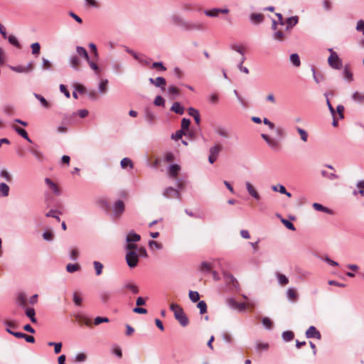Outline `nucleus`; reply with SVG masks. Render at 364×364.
I'll list each match as a JSON object with an SVG mask.
<instances>
[{
    "mask_svg": "<svg viewBox=\"0 0 364 364\" xmlns=\"http://www.w3.org/2000/svg\"><path fill=\"white\" fill-rule=\"evenodd\" d=\"M272 130L274 132L277 139H274L266 134H262L261 136L270 149L274 151H279L281 147L279 139H283L286 137V132L282 126H274Z\"/></svg>",
    "mask_w": 364,
    "mask_h": 364,
    "instance_id": "nucleus-1",
    "label": "nucleus"
},
{
    "mask_svg": "<svg viewBox=\"0 0 364 364\" xmlns=\"http://www.w3.org/2000/svg\"><path fill=\"white\" fill-rule=\"evenodd\" d=\"M170 309L173 312L175 318L182 326H186L188 324V318L178 304L172 303L170 305Z\"/></svg>",
    "mask_w": 364,
    "mask_h": 364,
    "instance_id": "nucleus-2",
    "label": "nucleus"
},
{
    "mask_svg": "<svg viewBox=\"0 0 364 364\" xmlns=\"http://www.w3.org/2000/svg\"><path fill=\"white\" fill-rule=\"evenodd\" d=\"M76 53L80 57H82L86 60L90 68L95 72L96 75H99L100 73L101 70L96 63L90 60L88 53L85 48L82 46H77Z\"/></svg>",
    "mask_w": 364,
    "mask_h": 364,
    "instance_id": "nucleus-3",
    "label": "nucleus"
},
{
    "mask_svg": "<svg viewBox=\"0 0 364 364\" xmlns=\"http://www.w3.org/2000/svg\"><path fill=\"white\" fill-rule=\"evenodd\" d=\"M125 258L127 265L131 268L135 267L139 262V255L135 251H128Z\"/></svg>",
    "mask_w": 364,
    "mask_h": 364,
    "instance_id": "nucleus-4",
    "label": "nucleus"
},
{
    "mask_svg": "<svg viewBox=\"0 0 364 364\" xmlns=\"http://www.w3.org/2000/svg\"><path fill=\"white\" fill-rule=\"evenodd\" d=\"M328 63L330 67L333 69L340 70L342 68V60L336 53H333L328 58Z\"/></svg>",
    "mask_w": 364,
    "mask_h": 364,
    "instance_id": "nucleus-5",
    "label": "nucleus"
},
{
    "mask_svg": "<svg viewBox=\"0 0 364 364\" xmlns=\"http://www.w3.org/2000/svg\"><path fill=\"white\" fill-rule=\"evenodd\" d=\"M203 28H204L203 24L201 23L186 21L182 29L186 31H201V30H203Z\"/></svg>",
    "mask_w": 364,
    "mask_h": 364,
    "instance_id": "nucleus-6",
    "label": "nucleus"
},
{
    "mask_svg": "<svg viewBox=\"0 0 364 364\" xmlns=\"http://www.w3.org/2000/svg\"><path fill=\"white\" fill-rule=\"evenodd\" d=\"M163 196L166 198H181V193L179 191L173 187L166 188L163 192Z\"/></svg>",
    "mask_w": 364,
    "mask_h": 364,
    "instance_id": "nucleus-7",
    "label": "nucleus"
},
{
    "mask_svg": "<svg viewBox=\"0 0 364 364\" xmlns=\"http://www.w3.org/2000/svg\"><path fill=\"white\" fill-rule=\"evenodd\" d=\"M220 151V146L219 145H214L210 148V155L208 157V161L210 164H213L218 159V154Z\"/></svg>",
    "mask_w": 364,
    "mask_h": 364,
    "instance_id": "nucleus-8",
    "label": "nucleus"
},
{
    "mask_svg": "<svg viewBox=\"0 0 364 364\" xmlns=\"http://www.w3.org/2000/svg\"><path fill=\"white\" fill-rule=\"evenodd\" d=\"M45 183L48 188L56 196H59L60 194V190L58 188V185L53 182L50 178H46Z\"/></svg>",
    "mask_w": 364,
    "mask_h": 364,
    "instance_id": "nucleus-9",
    "label": "nucleus"
},
{
    "mask_svg": "<svg viewBox=\"0 0 364 364\" xmlns=\"http://www.w3.org/2000/svg\"><path fill=\"white\" fill-rule=\"evenodd\" d=\"M245 187H246L247 191L248 192L249 195L251 197H252L253 198H255V200H257L260 199L259 194L258 193L257 190L255 188V187L250 182L246 181Z\"/></svg>",
    "mask_w": 364,
    "mask_h": 364,
    "instance_id": "nucleus-10",
    "label": "nucleus"
},
{
    "mask_svg": "<svg viewBox=\"0 0 364 364\" xmlns=\"http://www.w3.org/2000/svg\"><path fill=\"white\" fill-rule=\"evenodd\" d=\"M306 336L308 338H315L318 340H320L321 338V335L320 332L314 326H310L306 330Z\"/></svg>",
    "mask_w": 364,
    "mask_h": 364,
    "instance_id": "nucleus-11",
    "label": "nucleus"
},
{
    "mask_svg": "<svg viewBox=\"0 0 364 364\" xmlns=\"http://www.w3.org/2000/svg\"><path fill=\"white\" fill-rule=\"evenodd\" d=\"M298 21L299 17L297 16L289 17L284 22L286 24L285 31L289 32L291 29L298 23Z\"/></svg>",
    "mask_w": 364,
    "mask_h": 364,
    "instance_id": "nucleus-12",
    "label": "nucleus"
},
{
    "mask_svg": "<svg viewBox=\"0 0 364 364\" xmlns=\"http://www.w3.org/2000/svg\"><path fill=\"white\" fill-rule=\"evenodd\" d=\"M124 210V204L123 201H122L120 200H117L113 207L114 215L116 217H119L123 213Z\"/></svg>",
    "mask_w": 364,
    "mask_h": 364,
    "instance_id": "nucleus-13",
    "label": "nucleus"
},
{
    "mask_svg": "<svg viewBox=\"0 0 364 364\" xmlns=\"http://www.w3.org/2000/svg\"><path fill=\"white\" fill-rule=\"evenodd\" d=\"M170 21L178 26H180L183 28L186 20H184L181 16L178 14H173L170 16Z\"/></svg>",
    "mask_w": 364,
    "mask_h": 364,
    "instance_id": "nucleus-14",
    "label": "nucleus"
},
{
    "mask_svg": "<svg viewBox=\"0 0 364 364\" xmlns=\"http://www.w3.org/2000/svg\"><path fill=\"white\" fill-rule=\"evenodd\" d=\"M215 132L217 134H218L220 136L225 138V139H229L230 136V131L223 126H218Z\"/></svg>",
    "mask_w": 364,
    "mask_h": 364,
    "instance_id": "nucleus-15",
    "label": "nucleus"
},
{
    "mask_svg": "<svg viewBox=\"0 0 364 364\" xmlns=\"http://www.w3.org/2000/svg\"><path fill=\"white\" fill-rule=\"evenodd\" d=\"M286 31H282L280 30L275 31V32L272 34V38L274 40L279 42L284 41L287 39V35L286 34Z\"/></svg>",
    "mask_w": 364,
    "mask_h": 364,
    "instance_id": "nucleus-16",
    "label": "nucleus"
},
{
    "mask_svg": "<svg viewBox=\"0 0 364 364\" xmlns=\"http://www.w3.org/2000/svg\"><path fill=\"white\" fill-rule=\"evenodd\" d=\"M181 170L180 166L178 164H172L168 167V173L171 178H176Z\"/></svg>",
    "mask_w": 364,
    "mask_h": 364,
    "instance_id": "nucleus-17",
    "label": "nucleus"
},
{
    "mask_svg": "<svg viewBox=\"0 0 364 364\" xmlns=\"http://www.w3.org/2000/svg\"><path fill=\"white\" fill-rule=\"evenodd\" d=\"M141 240V236L134 232V231H130L127 233L126 237L127 243L129 242H136Z\"/></svg>",
    "mask_w": 364,
    "mask_h": 364,
    "instance_id": "nucleus-18",
    "label": "nucleus"
},
{
    "mask_svg": "<svg viewBox=\"0 0 364 364\" xmlns=\"http://www.w3.org/2000/svg\"><path fill=\"white\" fill-rule=\"evenodd\" d=\"M69 64L75 70H79L80 60L76 55H72L69 58Z\"/></svg>",
    "mask_w": 364,
    "mask_h": 364,
    "instance_id": "nucleus-19",
    "label": "nucleus"
},
{
    "mask_svg": "<svg viewBox=\"0 0 364 364\" xmlns=\"http://www.w3.org/2000/svg\"><path fill=\"white\" fill-rule=\"evenodd\" d=\"M31 154H32L37 160L42 161L43 159V154L40 150L38 146L35 145L29 149Z\"/></svg>",
    "mask_w": 364,
    "mask_h": 364,
    "instance_id": "nucleus-20",
    "label": "nucleus"
},
{
    "mask_svg": "<svg viewBox=\"0 0 364 364\" xmlns=\"http://www.w3.org/2000/svg\"><path fill=\"white\" fill-rule=\"evenodd\" d=\"M188 114L194 118L196 123L199 124L200 122V117L198 110L193 107H190L188 108Z\"/></svg>",
    "mask_w": 364,
    "mask_h": 364,
    "instance_id": "nucleus-21",
    "label": "nucleus"
},
{
    "mask_svg": "<svg viewBox=\"0 0 364 364\" xmlns=\"http://www.w3.org/2000/svg\"><path fill=\"white\" fill-rule=\"evenodd\" d=\"M123 287L130 291L134 294H136L139 291V287L133 282H127L124 284Z\"/></svg>",
    "mask_w": 364,
    "mask_h": 364,
    "instance_id": "nucleus-22",
    "label": "nucleus"
},
{
    "mask_svg": "<svg viewBox=\"0 0 364 364\" xmlns=\"http://www.w3.org/2000/svg\"><path fill=\"white\" fill-rule=\"evenodd\" d=\"M228 303L231 307L237 309L239 311H243L246 308V304L245 303H237L233 299H230Z\"/></svg>",
    "mask_w": 364,
    "mask_h": 364,
    "instance_id": "nucleus-23",
    "label": "nucleus"
},
{
    "mask_svg": "<svg viewBox=\"0 0 364 364\" xmlns=\"http://www.w3.org/2000/svg\"><path fill=\"white\" fill-rule=\"evenodd\" d=\"M313 208L317 211L323 212V213H326L328 214L333 213L331 210L328 209V208H326V207L323 206V205L318 203H313Z\"/></svg>",
    "mask_w": 364,
    "mask_h": 364,
    "instance_id": "nucleus-24",
    "label": "nucleus"
},
{
    "mask_svg": "<svg viewBox=\"0 0 364 364\" xmlns=\"http://www.w3.org/2000/svg\"><path fill=\"white\" fill-rule=\"evenodd\" d=\"M171 110L173 111V112H175L176 114H183L184 112L183 107H182L181 105V104L178 102L173 103V105L171 107Z\"/></svg>",
    "mask_w": 364,
    "mask_h": 364,
    "instance_id": "nucleus-25",
    "label": "nucleus"
},
{
    "mask_svg": "<svg viewBox=\"0 0 364 364\" xmlns=\"http://www.w3.org/2000/svg\"><path fill=\"white\" fill-rule=\"evenodd\" d=\"M9 186L5 183H0V197H7L9 194Z\"/></svg>",
    "mask_w": 364,
    "mask_h": 364,
    "instance_id": "nucleus-26",
    "label": "nucleus"
},
{
    "mask_svg": "<svg viewBox=\"0 0 364 364\" xmlns=\"http://www.w3.org/2000/svg\"><path fill=\"white\" fill-rule=\"evenodd\" d=\"M166 81L163 77H157L154 79V85L158 87H161L163 90H165Z\"/></svg>",
    "mask_w": 364,
    "mask_h": 364,
    "instance_id": "nucleus-27",
    "label": "nucleus"
},
{
    "mask_svg": "<svg viewBox=\"0 0 364 364\" xmlns=\"http://www.w3.org/2000/svg\"><path fill=\"white\" fill-rule=\"evenodd\" d=\"M287 296L289 301H294L297 299L298 295L296 290L294 288L290 287L287 291Z\"/></svg>",
    "mask_w": 364,
    "mask_h": 364,
    "instance_id": "nucleus-28",
    "label": "nucleus"
},
{
    "mask_svg": "<svg viewBox=\"0 0 364 364\" xmlns=\"http://www.w3.org/2000/svg\"><path fill=\"white\" fill-rule=\"evenodd\" d=\"M26 315L30 318L32 323H36V311L33 308H28L26 310Z\"/></svg>",
    "mask_w": 364,
    "mask_h": 364,
    "instance_id": "nucleus-29",
    "label": "nucleus"
},
{
    "mask_svg": "<svg viewBox=\"0 0 364 364\" xmlns=\"http://www.w3.org/2000/svg\"><path fill=\"white\" fill-rule=\"evenodd\" d=\"M290 62L295 67H299L301 65V60L297 53H293L290 55Z\"/></svg>",
    "mask_w": 364,
    "mask_h": 364,
    "instance_id": "nucleus-30",
    "label": "nucleus"
},
{
    "mask_svg": "<svg viewBox=\"0 0 364 364\" xmlns=\"http://www.w3.org/2000/svg\"><path fill=\"white\" fill-rule=\"evenodd\" d=\"M352 99L358 102V103H363L364 102V93L355 92L352 95Z\"/></svg>",
    "mask_w": 364,
    "mask_h": 364,
    "instance_id": "nucleus-31",
    "label": "nucleus"
},
{
    "mask_svg": "<svg viewBox=\"0 0 364 364\" xmlns=\"http://www.w3.org/2000/svg\"><path fill=\"white\" fill-rule=\"evenodd\" d=\"M107 80H102L98 85V90L101 94H105L107 90Z\"/></svg>",
    "mask_w": 364,
    "mask_h": 364,
    "instance_id": "nucleus-32",
    "label": "nucleus"
},
{
    "mask_svg": "<svg viewBox=\"0 0 364 364\" xmlns=\"http://www.w3.org/2000/svg\"><path fill=\"white\" fill-rule=\"evenodd\" d=\"M14 129L23 139L27 140L28 142H32L31 139L29 138L28 133L26 132V131L25 129H23L21 127H15Z\"/></svg>",
    "mask_w": 364,
    "mask_h": 364,
    "instance_id": "nucleus-33",
    "label": "nucleus"
},
{
    "mask_svg": "<svg viewBox=\"0 0 364 364\" xmlns=\"http://www.w3.org/2000/svg\"><path fill=\"white\" fill-rule=\"evenodd\" d=\"M296 129L298 132L301 139L304 142H306L308 141V137H309V134H308L306 130H304V129L299 127H296Z\"/></svg>",
    "mask_w": 364,
    "mask_h": 364,
    "instance_id": "nucleus-34",
    "label": "nucleus"
},
{
    "mask_svg": "<svg viewBox=\"0 0 364 364\" xmlns=\"http://www.w3.org/2000/svg\"><path fill=\"white\" fill-rule=\"evenodd\" d=\"M93 266L95 270L96 275L100 276V274H102L104 268L103 264L100 262L94 261Z\"/></svg>",
    "mask_w": 364,
    "mask_h": 364,
    "instance_id": "nucleus-35",
    "label": "nucleus"
},
{
    "mask_svg": "<svg viewBox=\"0 0 364 364\" xmlns=\"http://www.w3.org/2000/svg\"><path fill=\"white\" fill-rule=\"evenodd\" d=\"M343 76L344 79L348 82H351L353 80V73L347 66L343 69Z\"/></svg>",
    "mask_w": 364,
    "mask_h": 364,
    "instance_id": "nucleus-36",
    "label": "nucleus"
},
{
    "mask_svg": "<svg viewBox=\"0 0 364 364\" xmlns=\"http://www.w3.org/2000/svg\"><path fill=\"white\" fill-rule=\"evenodd\" d=\"M276 277L279 284L284 286L289 283V279L284 274L277 273Z\"/></svg>",
    "mask_w": 364,
    "mask_h": 364,
    "instance_id": "nucleus-37",
    "label": "nucleus"
},
{
    "mask_svg": "<svg viewBox=\"0 0 364 364\" xmlns=\"http://www.w3.org/2000/svg\"><path fill=\"white\" fill-rule=\"evenodd\" d=\"M120 165L122 168H126L127 167H129L130 168H132L134 166L132 160L129 158L122 159L120 162Z\"/></svg>",
    "mask_w": 364,
    "mask_h": 364,
    "instance_id": "nucleus-38",
    "label": "nucleus"
},
{
    "mask_svg": "<svg viewBox=\"0 0 364 364\" xmlns=\"http://www.w3.org/2000/svg\"><path fill=\"white\" fill-rule=\"evenodd\" d=\"M111 293L108 291H102L100 294V298L103 303L107 302L111 298Z\"/></svg>",
    "mask_w": 364,
    "mask_h": 364,
    "instance_id": "nucleus-39",
    "label": "nucleus"
},
{
    "mask_svg": "<svg viewBox=\"0 0 364 364\" xmlns=\"http://www.w3.org/2000/svg\"><path fill=\"white\" fill-rule=\"evenodd\" d=\"M329 95H332V93L326 92L324 94V96L326 97V104H327L328 108L332 117H334V115H336V110L333 107V106L331 105V104L330 102V100L328 98Z\"/></svg>",
    "mask_w": 364,
    "mask_h": 364,
    "instance_id": "nucleus-40",
    "label": "nucleus"
},
{
    "mask_svg": "<svg viewBox=\"0 0 364 364\" xmlns=\"http://www.w3.org/2000/svg\"><path fill=\"white\" fill-rule=\"evenodd\" d=\"M250 20L255 23H260L263 21V16L260 14H252Z\"/></svg>",
    "mask_w": 364,
    "mask_h": 364,
    "instance_id": "nucleus-41",
    "label": "nucleus"
},
{
    "mask_svg": "<svg viewBox=\"0 0 364 364\" xmlns=\"http://www.w3.org/2000/svg\"><path fill=\"white\" fill-rule=\"evenodd\" d=\"M356 186L359 188V191H354L353 194L356 195L358 193L361 196L364 197V181H358Z\"/></svg>",
    "mask_w": 364,
    "mask_h": 364,
    "instance_id": "nucleus-42",
    "label": "nucleus"
},
{
    "mask_svg": "<svg viewBox=\"0 0 364 364\" xmlns=\"http://www.w3.org/2000/svg\"><path fill=\"white\" fill-rule=\"evenodd\" d=\"M166 92L167 93L170 95V96H172V95H174V96H177L179 95V90L178 87H176V86L174 85H170L167 90H166Z\"/></svg>",
    "mask_w": 364,
    "mask_h": 364,
    "instance_id": "nucleus-43",
    "label": "nucleus"
},
{
    "mask_svg": "<svg viewBox=\"0 0 364 364\" xmlns=\"http://www.w3.org/2000/svg\"><path fill=\"white\" fill-rule=\"evenodd\" d=\"M188 296L189 299L194 303L198 301L200 299V295L196 291H189Z\"/></svg>",
    "mask_w": 364,
    "mask_h": 364,
    "instance_id": "nucleus-44",
    "label": "nucleus"
},
{
    "mask_svg": "<svg viewBox=\"0 0 364 364\" xmlns=\"http://www.w3.org/2000/svg\"><path fill=\"white\" fill-rule=\"evenodd\" d=\"M219 100V96L217 93L213 92L208 96V102L212 105H215L218 103Z\"/></svg>",
    "mask_w": 364,
    "mask_h": 364,
    "instance_id": "nucleus-45",
    "label": "nucleus"
},
{
    "mask_svg": "<svg viewBox=\"0 0 364 364\" xmlns=\"http://www.w3.org/2000/svg\"><path fill=\"white\" fill-rule=\"evenodd\" d=\"M181 9L183 11H191L193 9V4L191 2H183L181 4Z\"/></svg>",
    "mask_w": 364,
    "mask_h": 364,
    "instance_id": "nucleus-46",
    "label": "nucleus"
},
{
    "mask_svg": "<svg viewBox=\"0 0 364 364\" xmlns=\"http://www.w3.org/2000/svg\"><path fill=\"white\" fill-rule=\"evenodd\" d=\"M204 14L209 17H217L219 14L218 9L214 8L210 10H205Z\"/></svg>",
    "mask_w": 364,
    "mask_h": 364,
    "instance_id": "nucleus-47",
    "label": "nucleus"
},
{
    "mask_svg": "<svg viewBox=\"0 0 364 364\" xmlns=\"http://www.w3.org/2000/svg\"><path fill=\"white\" fill-rule=\"evenodd\" d=\"M212 269V265L210 263L208 262H201L199 269L201 272H209Z\"/></svg>",
    "mask_w": 364,
    "mask_h": 364,
    "instance_id": "nucleus-48",
    "label": "nucleus"
},
{
    "mask_svg": "<svg viewBox=\"0 0 364 364\" xmlns=\"http://www.w3.org/2000/svg\"><path fill=\"white\" fill-rule=\"evenodd\" d=\"M80 269V265L77 264H68L66 266V270L69 273H73L75 272H77Z\"/></svg>",
    "mask_w": 364,
    "mask_h": 364,
    "instance_id": "nucleus-49",
    "label": "nucleus"
},
{
    "mask_svg": "<svg viewBox=\"0 0 364 364\" xmlns=\"http://www.w3.org/2000/svg\"><path fill=\"white\" fill-rule=\"evenodd\" d=\"M294 338L293 332L290 331H286L282 333V338L284 341H290Z\"/></svg>",
    "mask_w": 364,
    "mask_h": 364,
    "instance_id": "nucleus-50",
    "label": "nucleus"
},
{
    "mask_svg": "<svg viewBox=\"0 0 364 364\" xmlns=\"http://www.w3.org/2000/svg\"><path fill=\"white\" fill-rule=\"evenodd\" d=\"M262 325L264 326V327L266 329H267V330L272 329V321L269 318L264 317L262 319Z\"/></svg>",
    "mask_w": 364,
    "mask_h": 364,
    "instance_id": "nucleus-51",
    "label": "nucleus"
},
{
    "mask_svg": "<svg viewBox=\"0 0 364 364\" xmlns=\"http://www.w3.org/2000/svg\"><path fill=\"white\" fill-rule=\"evenodd\" d=\"M124 48L127 53L131 54L139 62H143V59L140 58V56L135 51H134L133 50L130 49L127 46H125Z\"/></svg>",
    "mask_w": 364,
    "mask_h": 364,
    "instance_id": "nucleus-52",
    "label": "nucleus"
},
{
    "mask_svg": "<svg viewBox=\"0 0 364 364\" xmlns=\"http://www.w3.org/2000/svg\"><path fill=\"white\" fill-rule=\"evenodd\" d=\"M197 307L200 309V314H203L207 311V304L204 301H199Z\"/></svg>",
    "mask_w": 364,
    "mask_h": 364,
    "instance_id": "nucleus-53",
    "label": "nucleus"
},
{
    "mask_svg": "<svg viewBox=\"0 0 364 364\" xmlns=\"http://www.w3.org/2000/svg\"><path fill=\"white\" fill-rule=\"evenodd\" d=\"M269 348L267 343L257 342L256 343V349L259 351L267 350Z\"/></svg>",
    "mask_w": 364,
    "mask_h": 364,
    "instance_id": "nucleus-54",
    "label": "nucleus"
},
{
    "mask_svg": "<svg viewBox=\"0 0 364 364\" xmlns=\"http://www.w3.org/2000/svg\"><path fill=\"white\" fill-rule=\"evenodd\" d=\"M17 303L21 306H25L27 303L26 298L23 294H20L17 298Z\"/></svg>",
    "mask_w": 364,
    "mask_h": 364,
    "instance_id": "nucleus-55",
    "label": "nucleus"
},
{
    "mask_svg": "<svg viewBox=\"0 0 364 364\" xmlns=\"http://www.w3.org/2000/svg\"><path fill=\"white\" fill-rule=\"evenodd\" d=\"M272 189L274 191L279 192L282 194L287 193V190H286L285 187L281 184H278L277 186H272Z\"/></svg>",
    "mask_w": 364,
    "mask_h": 364,
    "instance_id": "nucleus-56",
    "label": "nucleus"
},
{
    "mask_svg": "<svg viewBox=\"0 0 364 364\" xmlns=\"http://www.w3.org/2000/svg\"><path fill=\"white\" fill-rule=\"evenodd\" d=\"M0 176L9 182L12 179L11 174L5 169H3L0 171Z\"/></svg>",
    "mask_w": 364,
    "mask_h": 364,
    "instance_id": "nucleus-57",
    "label": "nucleus"
},
{
    "mask_svg": "<svg viewBox=\"0 0 364 364\" xmlns=\"http://www.w3.org/2000/svg\"><path fill=\"white\" fill-rule=\"evenodd\" d=\"M6 331L9 333L14 336L15 337H16L18 338H24L26 336V333H21V332H14L9 328H6Z\"/></svg>",
    "mask_w": 364,
    "mask_h": 364,
    "instance_id": "nucleus-58",
    "label": "nucleus"
},
{
    "mask_svg": "<svg viewBox=\"0 0 364 364\" xmlns=\"http://www.w3.org/2000/svg\"><path fill=\"white\" fill-rule=\"evenodd\" d=\"M31 48L32 49V54L38 55L41 50V46L38 43H33L31 44Z\"/></svg>",
    "mask_w": 364,
    "mask_h": 364,
    "instance_id": "nucleus-59",
    "label": "nucleus"
},
{
    "mask_svg": "<svg viewBox=\"0 0 364 364\" xmlns=\"http://www.w3.org/2000/svg\"><path fill=\"white\" fill-rule=\"evenodd\" d=\"M7 38H8L9 42L11 45H13V46H16L17 48H20V46H21L20 43H19L18 41L17 40V38L14 36L11 35V36H9Z\"/></svg>",
    "mask_w": 364,
    "mask_h": 364,
    "instance_id": "nucleus-60",
    "label": "nucleus"
},
{
    "mask_svg": "<svg viewBox=\"0 0 364 364\" xmlns=\"http://www.w3.org/2000/svg\"><path fill=\"white\" fill-rule=\"evenodd\" d=\"M230 48L232 50L237 52L240 55L244 54V49L245 48L242 46H239V45H237V44H232V45L230 46Z\"/></svg>",
    "mask_w": 364,
    "mask_h": 364,
    "instance_id": "nucleus-61",
    "label": "nucleus"
},
{
    "mask_svg": "<svg viewBox=\"0 0 364 364\" xmlns=\"http://www.w3.org/2000/svg\"><path fill=\"white\" fill-rule=\"evenodd\" d=\"M79 256V250L77 248H72L70 252V258L76 260Z\"/></svg>",
    "mask_w": 364,
    "mask_h": 364,
    "instance_id": "nucleus-62",
    "label": "nucleus"
},
{
    "mask_svg": "<svg viewBox=\"0 0 364 364\" xmlns=\"http://www.w3.org/2000/svg\"><path fill=\"white\" fill-rule=\"evenodd\" d=\"M154 103L156 106H164L165 101L161 96L158 95L155 97Z\"/></svg>",
    "mask_w": 364,
    "mask_h": 364,
    "instance_id": "nucleus-63",
    "label": "nucleus"
},
{
    "mask_svg": "<svg viewBox=\"0 0 364 364\" xmlns=\"http://www.w3.org/2000/svg\"><path fill=\"white\" fill-rule=\"evenodd\" d=\"M355 29L364 35V20H359L357 22Z\"/></svg>",
    "mask_w": 364,
    "mask_h": 364,
    "instance_id": "nucleus-64",
    "label": "nucleus"
}]
</instances>
